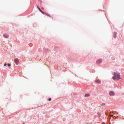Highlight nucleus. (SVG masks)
Returning <instances> with one entry per match:
<instances>
[{"label":"nucleus","mask_w":124,"mask_h":124,"mask_svg":"<svg viewBox=\"0 0 124 124\" xmlns=\"http://www.w3.org/2000/svg\"><path fill=\"white\" fill-rule=\"evenodd\" d=\"M114 76L112 77L114 80H117L120 79V75L117 72H114Z\"/></svg>","instance_id":"obj_1"},{"label":"nucleus","mask_w":124,"mask_h":124,"mask_svg":"<svg viewBox=\"0 0 124 124\" xmlns=\"http://www.w3.org/2000/svg\"><path fill=\"white\" fill-rule=\"evenodd\" d=\"M114 92L112 91H111L109 92V94L110 96H113L115 94Z\"/></svg>","instance_id":"obj_2"},{"label":"nucleus","mask_w":124,"mask_h":124,"mask_svg":"<svg viewBox=\"0 0 124 124\" xmlns=\"http://www.w3.org/2000/svg\"><path fill=\"white\" fill-rule=\"evenodd\" d=\"M15 63L16 65H18L19 63V60L18 59H15L14 60Z\"/></svg>","instance_id":"obj_3"},{"label":"nucleus","mask_w":124,"mask_h":124,"mask_svg":"<svg viewBox=\"0 0 124 124\" xmlns=\"http://www.w3.org/2000/svg\"><path fill=\"white\" fill-rule=\"evenodd\" d=\"M102 61V60L101 59H100L97 60L96 61V62L97 64L100 63H101Z\"/></svg>","instance_id":"obj_4"},{"label":"nucleus","mask_w":124,"mask_h":124,"mask_svg":"<svg viewBox=\"0 0 124 124\" xmlns=\"http://www.w3.org/2000/svg\"><path fill=\"white\" fill-rule=\"evenodd\" d=\"M95 82L96 83H97L98 84H100L101 83V81L99 79H96L95 80Z\"/></svg>","instance_id":"obj_5"},{"label":"nucleus","mask_w":124,"mask_h":124,"mask_svg":"<svg viewBox=\"0 0 124 124\" xmlns=\"http://www.w3.org/2000/svg\"><path fill=\"white\" fill-rule=\"evenodd\" d=\"M4 37L6 38H7L8 37V36L7 34H4L3 35Z\"/></svg>","instance_id":"obj_6"},{"label":"nucleus","mask_w":124,"mask_h":124,"mask_svg":"<svg viewBox=\"0 0 124 124\" xmlns=\"http://www.w3.org/2000/svg\"><path fill=\"white\" fill-rule=\"evenodd\" d=\"M37 8H38V9H39V11L41 12L43 14H44V13L43 12L41 9H40L39 8V7H38V6H37Z\"/></svg>","instance_id":"obj_7"},{"label":"nucleus","mask_w":124,"mask_h":124,"mask_svg":"<svg viewBox=\"0 0 124 124\" xmlns=\"http://www.w3.org/2000/svg\"><path fill=\"white\" fill-rule=\"evenodd\" d=\"M90 96V94L88 93L86 94L85 95V97H88Z\"/></svg>","instance_id":"obj_8"},{"label":"nucleus","mask_w":124,"mask_h":124,"mask_svg":"<svg viewBox=\"0 0 124 124\" xmlns=\"http://www.w3.org/2000/svg\"><path fill=\"white\" fill-rule=\"evenodd\" d=\"M44 14H45V15H46L47 16H49V17H51L50 15L49 14H48L47 13H44Z\"/></svg>","instance_id":"obj_9"},{"label":"nucleus","mask_w":124,"mask_h":124,"mask_svg":"<svg viewBox=\"0 0 124 124\" xmlns=\"http://www.w3.org/2000/svg\"><path fill=\"white\" fill-rule=\"evenodd\" d=\"M8 66H10V65L9 64H8Z\"/></svg>","instance_id":"obj_10"},{"label":"nucleus","mask_w":124,"mask_h":124,"mask_svg":"<svg viewBox=\"0 0 124 124\" xmlns=\"http://www.w3.org/2000/svg\"><path fill=\"white\" fill-rule=\"evenodd\" d=\"M51 100V98H49V101H50Z\"/></svg>","instance_id":"obj_11"},{"label":"nucleus","mask_w":124,"mask_h":124,"mask_svg":"<svg viewBox=\"0 0 124 124\" xmlns=\"http://www.w3.org/2000/svg\"><path fill=\"white\" fill-rule=\"evenodd\" d=\"M7 65V64L6 63H5L4 64V66H5Z\"/></svg>","instance_id":"obj_12"},{"label":"nucleus","mask_w":124,"mask_h":124,"mask_svg":"<svg viewBox=\"0 0 124 124\" xmlns=\"http://www.w3.org/2000/svg\"><path fill=\"white\" fill-rule=\"evenodd\" d=\"M116 34V33H114V34Z\"/></svg>","instance_id":"obj_13"},{"label":"nucleus","mask_w":124,"mask_h":124,"mask_svg":"<svg viewBox=\"0 0 124 124\" xmlns=\"http://www.w3.org/2000/svg\"><path fill=\"white\" fill-rule=\"evenodd\" d=\"M116 37V36H115V38Z\"/></svg>","instance_id":"obj_14"},{"label":"nucleus","mask_w":124,"mask_h":124,"mask_svg":"<svg viewBox=\"0 0 124 124\" xmlns=\"http://www.w3.org/2000/svg\"><path fill=\"white\" fill-rule=\"evenodd\" d=\"M41 9H44L43 8H41Z\"/></svg>","instance_id":"obj_15"}]
</instances>
